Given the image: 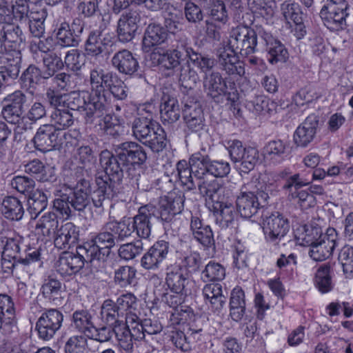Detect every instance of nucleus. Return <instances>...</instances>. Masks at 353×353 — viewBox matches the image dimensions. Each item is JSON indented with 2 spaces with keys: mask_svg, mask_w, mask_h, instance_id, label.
<instances>
[{
  "mask_svg": "<svg viewBox=\"0 0 353 353\" xmlns=\"http://www.w3.org/2000/svg\"><path fill=\"white\" fill-rule=\"evenodd\" d=\"M151 105H143L138 108L139 117L132 123V134L134 138L142 143L151 136L152 130L159 123L152 119Z\"/></svg>",
  "mask_w": 353,
  "mask_h": 353,
  "instance_id": "14",
  "label": "nucleus"
},
{
  "mask_svg": "<svg viewBox=\"0 0 353 353\" xmlns=\"http://www.w3.org/2000/svg\"><path fill=\"white\" fill-rule=\"evenodd\" d=\"M136 270L131 266L119 267L114 272V281L122 288L132 285L135 282Z\"/></svg>",
  "mask_w": 353,
  "mask_h": 353,
  "instance_id": "56",
  "label": "nucleus"
},
{
  "mask_svg": "<svg viewBox=\"0 0 353 353\" xmlns=\"http://www.w3.org/2000/svg\"><path fill=\"white\" fill-rule=\"evenodd\" d=\"M113 37L110 32L94 30L90 32L85 43V50L88 55L97 56L111 46Z\"/></svg>",
  "mask_w": 353,
  "mask_h": 353,
  "instance_id": "24",
  "label": "nucleus"
},
{
  "mask_svg": "<svg viewBox=\"0 0 353 353\" xmlns=\"http://www.w3.org/2000/svg\"><path fill=\"white\" fill-rule=\"evenodd\" d=\"M168 39V33L165 28L159 24L150 23L146 28L143 41V50L148 52L152 48L163 43Z\"/></svg>",
  "mask_w": 353,
  "mask_h": 353,
  "instance_id": "30",
  "label": "nucleus"
},
{
  "mask_svg": "<svg viewBox=\"0 0 353 353\" xmlns=\"http://www.w3.org/2000/svg\"><path fill=\"white\" fill-rule=\"evenodd\" d=\"M237 54L238 52L228 45L223 43L216 50L217 61L222 70L228 74L243 76L245 74V69Z\"/></svg>",
  "mask_w": 353,
  "mask_h": 353,
  "instance_id": "15",
  "label": "nucleus"
},
{
  "mask_svg": "<svg viewBox=\"0 0 353 353\" xmlns=\"http://www.w3.org/2000/svg\"><path fill=\"white\" fill-rule=\"evenodd\" d=\"M287 149L288 144L285 141L281 139L272 140L265 145L264 155L274 163H280L284 159Z\"/></svg>",
  "mask_w": 353,
  "mask_h": 353,
  "instance_id": "43",
  "label": "nucleus"
},
{
  "mask_svg": "<svg viewBox=\"0 0 353 353\" xmlns=\"http://www.w3.org/2000/svg\"><path fill=\"white\" fill-rule=\"evenodd\" d=\"M338 235L333 228L327 229L321 234L310 246L309 255L315 261H322L329 258L336 245Z\"/></svg>",
  "mask_w": 353,
  "mask_h": 353,
  "instance_id": "11",
  "label": "nucleus"
},
{
  "mask_svg": "<svg viewBox=\"0 0 353 353\" xmlns=\"http://www.w3.org/2000/svg\"><path fill=\"white\" fill-rule=\"evenodd\" d=\"M26 101V95L20 90L7 95L3 101L4 105L2 109L3 118L10 123L17 125V129L26 130L31 129V123H24L23 106Z\"/></svg>",
  "mask_w": 353,
  "mask_h": 353,
  "instance_id": "6",
  "label": "nucleus"
},
{
  "mask_svg": "<svg viewBox=\"0 0 353 353\" xmlns=\"http://www.w3.org/2000/svg\"><path fill=\"white\" fill-rule=\"evenodd\" d=\"M198 181L200 194L205 198L209 206L219 199H222L224 196L231 194L230 190L223 186L216 179H210L208 176H205Z\"/></svg>",
  "mask_w": 353,
  "mask_h": 353,
  "instance_id": "20",
  "label": "nucleus"
},
{
  "mask_svg": "<svg viewBox=\"0 0 353 353\" xmlns=\"http://www.w3.org/2000/svg\"><path fill=\"white\" fill-rule=\"evenodd\" d=\"M10 185L12 188L18 192L26 196L29 195L35 191V181L26 176H16L12 180Z\"/></svg>",
  "mask_w": 353,
  "mask_h": 353,
  "instance_id": "62",
  "label": "nucleus"
},
{
  "mask_svg": "<svg viewBox=\"0 0 353 353\" xmlns=\"http://www.w3.org/2000/svg\"><path fill=\"white\" fill-rule=\"evenodd\" d=\"M188 273L180 265L174 264L168 268L165 283L172 292H183L188 284Z\"/></svg>",
  "mask_w": 353,
  "mask_h": 353,
  "instance_id": "28",
  "label": "nucleus"
},
{
  "mask_svg": "<svg viewBox=\"0 0 353 353\" xmlns=\"http://www.w3.org/2000/svg\"><path fill=\"white\" fill-rule=\"evenodd\" d=\"M63 321V314L56 309H50L42 313L36 324L39 338L46 341L52 339L61 328Z\"/></svg>",
  "mask_w": 353,
  "mask_h": 353,
  "instance_id": "13",
  "label": "nucleus"
},
{
  "mask_svg": "<svg viewBox=\"0 0 353 353\" xmlns=\"http://www.w3.org/2000/svg\"><path fill=\"white\" fill-rule=\"evenodd\" d=\"M115 303L121 316H125L126 324L127 319L130 315H137L134 311L137 307V299L133 294L126 293L121 295L117 298Z\"/></svg>",
  "mask_w": 353,
  "mask_h": 353,
  "instance_id": "48",
  "label": "nucleus"
},
{
  "mask_svg": "<svg viewBox=\"0 0 353 353\" xmlns=\"http://www.w3.org/2000/svg\"><path fill=\"white\" fill-rule=\"evenodd\" d=\"M203 296L205 303L213 310H219L225 303L222 287L219 283L206 284L203 288Z\"/></svg>",
  "mask_w": 353,
  "mask_h": 353,
  "instance_id": "36",
  "label": "nucleus"
},
{
  "mask_svg": "<svg viewBox=\"0 0 353 353\" xmlns=\"http://www.w3.org/2000/svg\"><path fill=\"white\" fill-rule=\"evenodd\" d=\"M79 236V228L74 223L68 222L57 228L52 238L55 247L59 249H68L76 244Z\"/></svg>",
  "mask_w": 353,
  "mask_h": 353,
  "instance_id": "27",
  "label": "nucleus"
},
{
  "mask_svg": "<svg viewBox=\"0 0 353 353\" xmlns=\"http://www.w3.org/2000/svg\"><path fill=\"white\" fill-rule=\"evenodd\" d=\"M51 125L61 130L71 126L74 120L68 109H54L51 114Z\"/></svg>",
  "mask_w": 353,
  "mask_h": 353,
  "instance_id": "57",
  "label": "nucleus"
},
{
  "mask_svg": "<svg viewBox=\"0 0 353 353\" xmlns=\"http://www.w3.org/2000/svg\"><path fill=\"white\" fill-rule=\"evenodd\" d=\"M1 34L6 47L9 48H19L24 40L21 29L14 23L4 25Z\"/></svg>",
  "mask_w": 353,
  "mask_h": 353,
  "instance_id": "40",
  "label": "nucleus"
},
{
  "mask_svg": "<svg viewBox=\"0 0 353 353\" xmlns=\"http://www.w3.org/2000/svg\"><path fill=\"white\" fill-rule=\"evenodd\" d=\"M70 205L76 210L81 211L90 203L89 192L77 186L73 191L69 190Z\"/></svg>",
  "mask_w": 353,
  "mask_h": 353,
  "instance_id": "55",
  "label": "nucleus"
},
{
  "mask_svg": "<svg viewBox=\"0 0 353 353\" xmlns=\"http://www.w3.org/2000/svg\"><path fill=\"white\" fill-rule=\"evenodd\" d=\"M58 135L59 130L54 125L40 126L33 139L35 148L43 152L58 150Z\"/></svg>",
  "mask_w": 353,
  "mask_h": 353,
  "instance_id": "23",
  "label": "nucleus"
},
{
  "mask_svg": "<svg viewBox=\"0 0 353 353\" xmlns=\"http://www.w3.org/2000/svg\"><path fill=\"white\" fill-rule=\"evenodd\" d=\"M74 327L79 332L87 335L93 326L91 314L86 310L76 311L72 314Z\"/></svg>",
  "mask_w": 353,
  "mask_h": 353,
  "instance_id": "59",
  "label": "nucleus"
},
{
  "mask_svg": "<svg viewBox=\"0 0 353 353\" xmlns=\"http://www.w3.org/2000/svg\"><path fill=\"white\" fill-rule=\"evenodd\" d=\"M183 203L182 192H171L161 198L159 210L152 205L141 206L137 214L132 219L133 231L140 238H148L152 230V219L159 215L163 221H170L174 215L182 212Z\"/></svg>",
  "mask_w": 353,
  "mask_h": 353,
  "instance_id": "1",
  "label": "nucleus"
},
{
  "mask_svg": "<svg viewBox=\"0 0 353 353\" xmlns=\"http://www.w3.org/2000/svg\"><path fill=\"white\" fill-rule=\"evenodd\" d=\"M101 319L107 324H114L121 316L116 303L112 300H105L101 307Z\"/></svg>",
  "mask_w": 353,
  "mask_h": 353,
  "instance_id": "61",
  "label": "nucleus"
},
{
  "mask_svg": "<svg viewBox=\"0 0 353 353\" xmlns=\"http://www.w3.org/2000/svg\"><path fill=\"white\" fill-rule=\"evenodd\" d=\"M66 106L67 109L80 112L87 123H92L108 111L98 101H92V96L87 91L66 94Z\"/></svg>",
  "mask_w": 353,
  "mask_h": 353,
  "instance_id": "3",
  "label": "nucleus"
},
{
  "mask_svg": "<svg viewBox=\"0 0 353 353\" xmlns=\"http://www.w3.org/2000/svg\"><path fill=\"white\" fill-rule=\"evenodd\" d=\"M332 274L331 265L329 263L321 265L315 273L314 285L323 294L329 292L333 288Z\"/></svg>",
  "mask_w": 353,
  "mask_h": 353,
  "instance_id": "37",
  "label": "nucleus"
},
{
  "mask_svg": "<svg viewBox=\"0 0 353 353\" xmlns=\"http://www.w3.org/2000/svg\"><path fill=\"white\" fill-rule=\"evenodd\" d=\"M127 325L134 330V335L138 339H143L145 333L154 334L161 330V326L157 323L152 324L151 320L140 321L137 315H130L127 319Z\"/></svg>",
  "mask_w": 353,
  "mask_h": 353,
  "instance_id": "33",
  "label": "nucleus"
},
{
  "mask_svg": "<svg viewBox=\"0 0 353 353\" xmlns=\"http://www.w3.org/2000/svg\"><path fill=\"white\" fill-rule=\"evenodd\" d=\"M118 158L122 162L123 166L127 168V172H130L131 167L134 170L139 168L146 159L147 155L144 149L135 142H125L121 145L118 152Z\"/></svg>",
  "mask_w": 353,
  "mask_h": 353,
  "instance_id": "16",
  "label": "nucleus"
},
{
  "mask_svg": "<svg viewBox=\"0 0 353 353\" xmlns=\"http://www.w3.org/2000/svg\"><path fill=\"white\" fill-rule=\"evenodd\" d=\"M71 32L70 24L66 22H62L58 27L56 32L58 43L65 47L77 46L79 39Z\"/></svg>",
  "mask_w": 353,
  "mask_h": 353,
  "instance_id": "58",
  "label": "nucleus"
},
{
  "mask_svg": "<svg viewBox=\"0 0 353 353\" xmlns=\"http://www.w3.org/2000/svg\"><path fill=\"white\" fill-rule=\"evenodd\" d=\"M113 75L111 72H105V71L96 67L90 70L89 82L91 88V92H89L92 96V101L97 100L100 105L103 106L107 110L110 107V101L108 97L110 94L105 90Z\"/></svg>",
  "mask_w": 353,
  "mask_h": 353,
  "instance_id": "10",
  "label": "nucleus"
},
{
  "mask_svg": "<svg viewBox=\"0 0 353 353\" xmlns=\"http://www.w3.org/2000/svg\"><path fill=\"white\" fill-rule=\"evenodd\" d=\"M140 17L137 11L130 10L121 14L117 23V34L119 41L128 42L133 39L138 28Z\"/></svg>",
  "mask_w": 353,
  "mask_h": 353,
  "instance_id": "26",
  "label": "nucleus"
},
{
  "mask_svg": "<svg viewBox=\"0 0 353 353\" xmlns=\"http://www.w3.org/2000/svg\"><path fill=\"white\" fill-rule=\"evenodd\" d=\"M1 211L6 218L12 221H19L24 214L22 203L14 196H7L3 200Z\"/></svg>",
  "mask_w": 353,
  "mask_h": 353,
  "instance_id": "38",
  "label": "nucleus"
},
{
  "mask_svg": "<svg viewBox=\"0 0 353 353\" xmlns=\"http://www.w3.org/2000/svg\"><path fill=\"white\" fill-rule=\"evenodd\" d=\"M259 28L257 27L256 30L246 26H238L232 28L229 32L227 45L242 56L253 54L256 51Z\"/></svg>",
  "mask_w": 353,
  "mask_h": 353,
  "instance_id": "5",
  "label": "nucleus"
},
{
  "mask_svg": "<svg viewBox=\"0 0 353 353\" xmlns=\"http://www.w3.org/2000/svg\"><path fill=\"white\" fill-rule=\"evenodd\" d=\"M119 346L126 351H130L133 347V339L141 340L134 335V330L126 324L123 326H116L114 329Z\"/></svg>",
  "mask_w": 353,
  "mask_h": 353,
  "instance_id": "49",
  "label": "nucleus"
},
{
  "mask_svg": "<svg viewBox=\"0 0 353 353\" xmlns=\"http://www.w3.org/2000/svg\"><path fill=\"white\" fill-rule=\"evenodd\" d=\"M231 195L232 194H227L209 206L216 215V223L222 228L230 226L236 216L232 201L230 199Z\"/></svg>",
  "mask_w": 353,
  "mask_h": 353,
  "instance_id": "22",
  "label": "nucleus"
},
{
  "mask_svg": "<svg viewBox=\"0 0 353 353\" xmlns=\"http://www.w3.org/2000/svg\"><path fill=\"white\" fill-rule=\"evenodd\" d=\"M115 240L116 238L113 232L106 229L105 224L103 231L99 232L90 242L84 243V245L92 259L99 260L101 250L112 248L115 245Z\"/></svg>",
  "mask_w": 353,
  "mask_h": 353,
  "instance_id": "25",
  "label": "nucleus"
},
{
  "mask_svg": "<svg viewBox=\"0 0 353 353\" xmlns=\"http://www.w3.org/2000/svg\"><path fill=\"white\" fill-rule=\"evenodd\" d=\"M339 261L342 265L344 273L351 276L353 274V247L344 246L339 252Z\"/></svg>",
  "mask_w": 353,
  "mask_h": 353,
  "instance_id": "64",
  "label": "nucleus"
},
{
  "mask_svg": "<svg viewBox=\"0 0 353 353\" xmlns=\"http://www.w3.org/2000/svg\"><path fill=\"white\" fill-rule=\"evenodd\" d=\"M180 108L178 100L174 97L164 96L161 105V117L168 123H173L180 118Z\"/></svg>",
  "mask_w": 353,
  "mask_h": 353,
  "instance_id": "41",
  "label": "nucleus"
},
{
  "mask_svg": "<svg viewBox=\"0 0 353 353\" xmlns=\"http://www.w3.org/2000/svg\"><path fill=\"white\" fill-rule=\"evenodd\" d=\"M192 174L193 170L186 161L182 160L177 163L175 175L179 178L181 185L186 186L188 190H192L195 187Z\"/></svg>",
  "mask_w": 353,
  "mask_h": 353,
  "instance_id": "54",
  "label": "nucleus"
},
{
  "mask_svg": "<svg viewBox=\"0 0 353 353\" xmlns=\"http://www.w3.org/2000/svg\"><path fill=\"white\" fill-rule=\"evenodd\" d=\"M236 208L242 217L249 219L260 208L259 197L252 192L241 191L236 199Z\"/></svg>",
  "mask_w": 353,
  "mask_h": 353,
  "instance_id": "29",
  "label": "nucleus"
},
{
  "mask_svg": "<svg viewBox=\"0 0 353 353\" xmlns=\"http://www.w3.org/2000/svg\"><path fill=\"white\" fill-rule=\"evenodd\" d=\"M210 162V159L207 155L200 152L193 154L189 159V164L193 170L194 177L199 180L208 176V167Z\"/></svg>",
  "mask_w": 353,
  "mask_h": 353,
  "instance_id": "45",
  "label": "nucleus"
},
{
  "mask_svg": "<svg viewBox=\"0 0 353 353\" xmlns=\"http://www.w3.org/2000/svg\"><path fill=\"white\" fill-rule=\"evenodd\" d=\"M99 161L101 168L110 177V183L102 180L97 182L98 188L94 191L92 196L93 204L96 208H102L104 203L109 204L110 200L117 195L115 180L120 179L125 167L119 161L118 156L114 157L108 150L101 152Z\"/></svg>",
  "mask_w": 353,
  "mask_h": 353,
  "instance_id": "2",
  "label": "nucleus"
},
{
  "mask_svg": "<svg viewBox=\"0 0 353 353\" xmlns=\"http://www.w3.org/2000/svg\"><path fill=\"white\" fill-rule=\"evenodd\" d=\"M27 196V210L31 218L35 219L46 208L48 205L47 196L42 190L36 189Z\"/></svg>",
  "mask_w": 353,
  "mask_h": 353,
  "instance_id": "39",
  "label": "nucleus"
},
{
  "mask_svg": "<svg viewBox=\"0 0 353 353\" xmlns=\"http://www.w3.org/2000/svg\"><path fill=\"white\" fill-rule=\"evenodd\" d=\"M43 78L48 79L52 77L58 70L62 69L63 63L60 57L54 53L46 54L43 57Z\"/></svg>",
  "mask_w": 353,
  "mask_h": 353,
  "instance_id": "53",
  "label": "nucleus"
},
{
  "mask_svg": "<svg viewBox=\"0 0 353 353\" xmlns=\"http://www.w3.org/2000/svg\"><path fill=\"white\" fill-rule=\"evenodd\" d=\"M321 234L319 228L300 226L294 231V236L299 244L303 246H310L314 240Z\"/></svg>",
  "mask_w": 353,
  "mask_h": 353,
  "instance_id": "51",
  "label": "nucleus"
},
{
  "mask_svg": "<svg viewBox=\"0 0 353 353\" xmlns=\"http://www.w3.org/2000/svg\"><path fill=\"white\" fill-rule=\"evenodd\" d=\"M168 252L169 243L165 241H158L142 256L141 266L148 270H158L166 259Z\"/></svg>",
  "mask_w": 353,
  "mask_h": 353,
  "instance_id": "21",
  "label": "nucleus"
},
{
  "mask_svg": "<svg viewBox=\"0 0 353 353\" xmlns=\"http://www.w3.org/2000/svg\"><path fill=\"white\" fill-rule=\"evenodd\" d=\"M10 50L4 51L3 59L4 62H6L8 65L6 68H8L9 70L12 72L13 76H18L20 72L21 62V53L19 48H15Z\"/></svg>",
  "mask_w": 353,
  "mask_h": 353,
  "instance_id": "60",
  "label": "nucleus"
},
{
  "mask_svg": "<svg viewBox=\"0 0 353 353\" xmlns=\"http://www.w3.org/2000/svg\"><path fill=\"white\" fill-rule=\"evenodd\" d=\"M147 139L143 145L150 148L154 152H160L165 148L167 144L166 134L163 128L158 124Z\"/></svg>",
  "mask_w": 353,
  "mask_h": 353,
  "instance_id": "47",
  "label": "nucleus"
},
{
  "mask_svg": "<svg viewBox=\"0 0 353 353\" xmlns=\"http://www.w3.org/2000/svg\"><path fill=\"white\" fill-rule=\"evenodd\" d=\"M57 216L54 212L45 213L35 225V233L42 241L51 240L58 228Z\"/></svg>",
  "mask_w": 353,
  "mask_h": 353,
  "instance_id": "32",
  "label": "nucleus"
},
{
  "mask_svg": "<svg viewBox=\"0 0 353 353\" xmlns=\"http://www.w3.org/2000/svg\"><path fill=\"white\" fill-rule=\"evenodd\" d=\"M112 65L121 73L131 75L137 71L139 63L128 50L116 52L112 58Z\"/></svg>",
  "mask_w": 353,
  "mask_h": 353,
  "instance_id": "31",
  "label": "nucleus"
},
{
  "mask_svg": "<svg viewBox=\"0 0 353 353\" xmlns=\"http://www.w3.org/2000/svg\"><path fill=\"white\" fill-rule=\"evenodd\" d=\"M225 276V269L220 263L211 261L202 271L201 278L205 282L219 281Z\"/></svg>",
  "mask_w": 353,
  "mask_h": 353,
  "instance_id": "52",
  "label": "nucleus"
},
{
  "mask_svg": "<svg viewBox=\"0 0 353 353\" xmlns=\"http://www.w3.org/2000/svg\"><path fill=\"white\" fill-rule=\"evenodd\" d=\"M308 183V181L301 179L299 174H296L288 179L283 185L285 189L290 190L291 199L303 210L314 207L316 204V199L312 194L308 190L300 189L301 187Z\"/></svg>",
  "mask_w": 353,
  "mask_h": 353,
  "instance_id": "12",
  "label": "nucleus"
},
{
  "mask_svg": "<svg viewBox=\"0 0 353 353\" xmlns=\"http://www.w3.org/2000/svg\"><path fill=\"white\" fill-rule=\"evenodd\" d=\"M188 47L181 46L174 50H168L163 53L154 52L151 54L152 62L158 65L162 70L169 71V74L172 73L175 68L179 66L181 61L185 57L184 49Z\"/></svg>",
  "mask_w": 353,
  "mask_h": 353,
  "instance_id": "18",
  "label": "nucleus"
},
{
  "mask_svg": "<svg viewBox=\"0 0 353 353\" xmlns=\"http://www.w3.org/2000/svg\"><path fill=\"white\" fill-rule=\"evenodd\" d=\"M185 57L205 74L214 66V60L194 52L191 48L184 49Z\"/></svg>",
  "mask_w": 353,
  "mask_h": 353,
  "instance_id": "50",
  "label": "nucleus"
},
{
  "mask_svg": "<svg viewBox=\"0 0 353 353\" xmlns=\"http://www.w3.org/2000/svg\"><path fill=\"white\" fill-rule=\"evenodd\" d=\"M76 159L79 161L81 167L88 170L95 168L96 158L92 149L89 146H82L77 150Z\"/></svg>",
  "mask_w": 353,
  "mask_h": 353,
  "instance_id": "63",
  "label": "nucleus"
},
{
  "mask_svg": "<svg viewBox=\"0 0 353 353\" xmlns=\"http://www.w3.org/2000/svg\"><path fill=\"white\" fill-rule=\"evenodd\" d=\"M190 228L194 238L205 247L214 244V236L211 228L202 223L196 216H192Z\"/></svg>",
  "mask_w": 353,
  "mask_h": 353,
  "instance_id": "34",
  "label": "nucleus"
},
{
  "mask_svg": "<svg viewBox=\"0 0 353 353\" xmlns=\"http://www.w3.org/2000/svg\"><path fill=\"white\" fill-rule=\"evenodd\" d=\"M283 17L288 23L300 25L303 22L302 12L299 5L291 0L285 1L281 5Z\"/></svg>",
  "mask_w": 353,
  "mask_h": 353,
  "instance_id": "46",
  "label": "nucleus"
},
{
  "mask_svg": "<svg viewBox=\"0 0 353 353\" xmlns=\"http://www.w3.org/2000/svg\"><path fill=\"white\" fill-rule=\"evenodd\" d=\"M318 125V116L314 114H310L294 131L293 134L294 144L301 148L307 147L314 140Z\"/></svg>",
  "mask_w": 353,
  "mask_h": 353,
  "instance_id": "19",
  "label": "nucleus"
},
{
  "mask_svg": "<svg viewBox=\"0 0 353 353\" xmlns=\"http://www.w3.org/2000/svg\"><path fill=\"white\" fill-rule=\"evenodd\" d=\"M347 8L345 0H327L321 11L325 26L332 31L342 30L346 24Z\"/></svg>",
  "mask_w": 353,
  "mask_h": 353,
  "instance_id": "8",
  "label": "nucleus"
},
{
  "mask_svg": "<svg viewBox=\"0 0 353 353\" xmlns=\"http://www.w3.org/2000/svg\"><path fill=\"white\" fill-rule=\"evenodd\" d=\"M106 229L113 232L116 239L123 241L134 232L132 218L124 217L120 221L106 223Z\"/></svg>",
  "mask_w": 353,
  "mask_h": 353,
  "instance_id": "42",
  "label": "nucleus"
},
{
  "mask_svg": "<svg viewBox=\"0 0 353 353\" xmlns=\"http://www.w3.org/2000/svg\"><path fill=\"white\" fill-rule=\"evenodd\" d=\"M183 118L187 127L192 132H199L205 125L203 110L196 103L192 105H185Z\"/></svg>",
  "mask_w": 353,
  "mask_h": 353,
  "instance_id": "35",
  "label": "nucleus"
},
{
  "mask_svg": "<svg viewBox=\"0 0 353 353\" xmlns=\"http://www.w3.org/2000/svg\"><path fill=\"white\" fill-rule=\"evenodd\" d=\"M204 86L214 97L225 93L227 88L226 83L219 72L206 74L204 78Z\"/></svg>",
  "mask_w": 353,
  "mask_h": 353,
  "instance_id": "44",
  "label": "nucleus"
},
{
  "mask_svg": "<svg viewBox=\"0 0 353 353\" xmlns=\"http://www.w3.org/2000/svg\"><path fill=\"white\" fill-rule=\"evenodd\" d=\"M259 37L262 39L266 46L268 59L271 64L278 62H285L288 58V52L284 45L263 28L258 29Z\"/></svg>",
  "mask_w": 353,
  "mask_h": 353,
  "instance_id": "17",
  "label": "nucleus"
},
{
  "mask_svg": "<svg viewBox=\"0 0 353 353\" xmlns=\"http://www.w3.org/2000/svg\"><path fill=\"white\" fill-rule=\"evenodd\" d=\"M87 261L92 262L94 259L89 256L88 250L83 244L77 248L75 253H62L56 263V270L63 276H71L79 272Z\"/></svg>",
  "mask_w": 353,
  "mask_h": 353,
  "instance_id": "7",
  "label": "nucleus"
},
{
  "mask_svg": "<svg viewBox=\"0 0 353 353\" xmlns=\"http://www.w3.org/2000/svg\"><path fill=\"white\" fill-rule=\"evenodd\" d=\"M261 225L266 241L273 243L281 241L290 228L288 219L279 212L263 217Z\"/></svg>",
  "mask_w": 353,
  "mask_h": 353,
  "instance_id": "9",
  "label": "nucleus"
},
{
  "mask_svg": "<svg viewBox=\"0 0 353 353\" xmlns=\"http://www.w3.org/2000/svg\"><path fill=\"white\" fill-rule=\"evenodd\" d=\"M231 161L237 164L240 172L248 173L252 170L259 159L258 150L252 146H246L237 139L225 141V145Z\"/></svg>",
  "mask_w": 353,
  "mask_h": 353,
  "instance_id": "4",
  "label": "nucleus"
}]
</instances>
